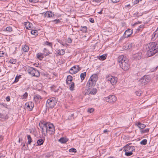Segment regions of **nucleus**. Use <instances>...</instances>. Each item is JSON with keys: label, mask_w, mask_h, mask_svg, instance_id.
Masks as SVG:
<instances>
[{"label": "nucleus", "mask_w": 158, "mask_h": 158, "mask_svg": "<svg viewBox=\"0 0 158 158\" xmlns=\"http://www.w3.org/2000/svg\"><path fill=\"white\" fill-rule=\"evenodd\" d=\"M48 123V131H49V133L51 134H53L55 133V130L54 126L53 124L50 123Z\"/></svg>", "instance_id": "nucleus-11"}, {"label": "nucleus", "mask_w": 158, "mask_h": 158, "mask_svg": "<svg viewBox=\"0 0 158 158\" xmlns=\"http://www.w3.org/2000/svg\"><path fill=\"white\" fill-rule=\"evenodd\" d=\"M45 44L48 46H49L51 47H52V44L51 43L49 42H48L47 41H46L45 42Z\"/></svg>", "instance_id": "nucleus-47"}, {"label": "nucleus", "mask_w": 158, "mask_h": 158, "mask_svg": "<svg viewBox=\"0 0 158 158\" xmlns=\"http://www.w3.org/2000/svg\"><path fill=\"white\" fill-rule=\"evenodd\" d=\"M48 123L47 122L44 123L43 126H41L40 124V127L42 129V133L44 136H45L47 134V132L48 131Z\"/></svg>", "instance_id": "nucleus-10"}, {"label": "nucleus", "mask_w": 158, "mask_h": 158, "mask_svg": "<svg viewBox=\"0 0 158 158\" xmlns=\"http://www.w3.org/2000/svg\"><path fill=\"white\" fill-rule=\"evenodd\" d=\"M36 70L35 69L32 67H28L27 68V71L28 73L32 76L34 75V73H35V71H36Z\"/></svg>", "instance_id": "nucleus-16"}, {"label": "nucleus", "mask_w": 158, "mask_h": 158, "mask_svg": "<svg viewBox=\"0 0 158 158\" xmlns=\"http://www.w3.org/2000/svg\"><path fill=\"white\" fill-rule=\"evenodd\" d=\"M112 2L114 3H115L119 2V0H111Z\"/></svg>", "instance_id": "nucleus-58"}, {"label": "nucleus", "mask_w": 158, "mask_h": 158, "mask_svg": "<svg viewBox=\"0 0 158 158\" xmlns=\"http://www.w3.org/2000/svg\"><path fill=\"white\" fill-rule=\"evenodd\" d=\"M130 6V4H128L125 6V7H129Z\"/></svg>", "instance_id": "nucleus-63"}, {"label": "nucleus", "mask_w": 158, "mask_h": 158, "mask_svg": "<svg viewBox=\"0 0 158 158\" xmlns=\"http://www.w3.org/2000/svg\"><path fill=\"white\" fill-rule=\"evenodd\" d=\"M139 2V0H135L134 1V3L135 4H137V3H138Z\"/></svg>", "instance_id": "nucleus-60"}, {"label": "nucleus", "mask_w": 158, "mask_h": 158, "mask_svg": "<svg viewBox=\"0 0 158 158\" xmlns=\"http://www.w3.org/2000/svg\"><path fill=\"white\" fill-rule=\"evenodd\" d=\"M57 52H58V53L60 55H63L65 53V51L63 49L58 50Z\"/></svg>", "instance_id": "nucleus-31"}, {"label": "nucleus", "mask_w": 158, "mask_h": 158, "mask_svg": "<svg viewBox=\"0 0 158 158\" xmlns=\"http://www.w3.org/2000/svg\"><path fill=\"white\" fill-rule=\"evenodd\" d=\"M118 62L119 63L120 68L124 71H127L129 69L130 62L125 56L121 55L118 56Z\"/></svg>", "instance_id": "nucleus-2"}, {"label": "nucleus", "mask_w": 158, "mask_h": 158, "mask_svg": "<svg viewBox=\"0 0 158 158\" xmlns=\"http://www.w3.org/2000/svg\"><path fill=\"white\" fill-rule=\"evenodd\" d=\"M158 37V27L157 30L154 32L152 35V39L153 40H155Z\"/></svg>", "instance_id": "nucleus-18"}, {"label": "nucleus", "mask_w": 158, "mask_h": 158, "mask_svg": "<svg viewBox=\"0 0 158 158\" xmlns=\"http://www.w3.org/2000/svg\"><path fill=\"white\" fill-rule=\"evenodd\" d=\"M94 110V109L93 108H89L88 109V112H89V113H91L92 112H93Z\"/></svg>", "instance_id": "nucleus-49"}, {"label": "nucleus", "mask_w": 158, "mask_h": 158, "mask_svg": "<svg viewBox=\"0 0 158 158\" xmlns=\"http://www.w3.org/2000/svg\"><path fill=\"white\" fill-rule=\"evenodd\" d=\"M4 54V52L2 51H0V57L3 56V55Z\"/></svg>", "instance_id": "nucleus-57"}, {"label": "nucleus", "mask_w": 158, "mask_h": 158, "mask_svg": "<svg viewBox=\"0 0 158 158\" xmlns=\"http://www.w3.org/2000/svg\"><path fill=\"white\" fill-rule=\"evenodd\" d=\"M40 75V72L37 70L35 71V73H34L33 76L36 77H39Z\"/></svg>", "instance_id": "nucleus-34"}, {"label": "nucleus", "mask_w": 158, "mask_h": 158, "mask_svg": "<svg viewBox=\"0 0 158 158\" xmlns=\"http://www.w3.org/2000/svg\"><path fill=\"white\" fill-rule=\"evenodd\" d=\"M137 125L138 127L141 129H143L146 126L144 124H142L140 122L138 123Z\"/></svg>", "instance_id": "nucleus-25"}, {"label": "nucleus", "mask_w": 158, "mask_h": 158, "mask_svg": "<svg viewBox=\"0 0 158 158\" xmlns=\"http://www.w3.org/2000/svg\"><path fill=\"white\" fill-rule=\"evenodd\" d=\"M69 152H74L75 153L77 152L76 149L74 148H72L69 150Z\"/></svg>", "instance_id": "nucleus-45"}, {"label": "nucleus", "mask_w": 158, "mask_h": 158, "mask_svg": "<svg viewBox=\"0 0 158 158\" xmlns=\"http://www.w3.org/2000/svg\"><path fill=\"white\" fill-rule=\"evenodd\" d=\"M109 131L107 130L106 129L105 130H104V133H106V132H109Z\"/></svg>", "instance_id": "nucleus-62"}, {"label": "nucleus", "mask_w": 158, "mask_h": 158, "mask_svg": "<svg viewBox=\"0 0 158 158\" xmlns=\"http://www.w3.org/2000/svg\"><path fill=\"white\" fill-rule=\"evenodd\" d=\"M34 99L35 102H38L41 99V98L40 95L36 94L34 96Z\"/></svg>", "instance_id": "nucleus-20"}, {"label": "nucleus", "mask_w": 158, "mask_h": 158, "mask_svg": "<svg viewBox=\"0 0 158 158\" xmlns=\"http://www.w3.org/2000/svg\"><path fill=\"white\" fill-rule=\"evenodd\" d=\"M142 23V22L141 21H138V22H136L134 24H133V26H135L136 25L138 24H140L141 23Z\"/></svg>", "instance_id": "nucleus-55"}, {"label": "nucleus", "mask_w": 158, "mask_h": 158, "mask_svg": "<svg viewBox=\"0 0 158 158\" xmlns=\"http://www.w3.org/2000/svg\"><path fill=\"white\" fill-rule=\"evenodd\" d=\"M97 92V90L96 88L92 87H89L88 89L86 90L85 95H89V94L94 95L96 94Z\"/></svg>", "instance_id": "nucleus-8"}, {"label": "nucleus", "mask_w": 158, "mask_h": 158, "mask_svg": "<svg viewBox=\"0 0 158 158\" xmlns=\"http://www.w3.org/2000/svg\"><path fill=\"white\" fill-rule=\"evenodd\" d=\"M6 31L9 32H11L13 30L12 28L10 27H6Z\"/></svg>", "instance_id": "nucleus-42"}, {"label": "nucleus", "mask_w": 158, "mask_h": 158, "mask_svg": "<svg viewBox=\"0 0 158 158\" xmlns=\"http://www.w3.org/2000/svg\"><path fill=\"white\" fill-rule=\"evenodd\" d=\"M17 62L16 60V59H10L9 60V62L10 63L12 64H15Z\"/></svg>", "instance_id": "nucleus-40"}, {"label": "nucleus", "mask_w": 158, "mask_h": 158, "mask_svg": "<svg viewBox=\"0 0 158 158\" xmlns=\"http://www.w3.org/2000/svg\"><path fill=\"white\" fill-rule=\"evenodd\" d=\"M54 16L53 12L51 11H48L44 14V16L48 17H51Z\"/></svg>", "instance_id": "nucleus-17"}, {"label": "nucleus", "mask_w": 158, "mask_h": 158, "mask_svg": "<svg viewBox=\"0 0 158 158\" xmlns=\"http://www.w3.org/2000/svg\"><path fill=\"white\" fill-rule=\"evenodd\" d=\"M143 26L142 25H141L139 26V27H138L137 29V30H138L139 31H140L141 30H142L143 28Z\"/></svg>", "instance_id": "nucleus-51"}, {"label": "nucleus", "mask_w": 158, "mask_h": 158, "mask_svg": "<svg viewBox=\"0 0 158 158\" xmlns=\"http://www.w3.org/2000/svg\"><path fill=\"white\" fill-rule=\"evenodd\" d=\"M149 131V129L148 128H147L145 130H142L141 131V133H147Z\"/></svg>", "instance_id": "nucleus-46"}, {"label": "nucleus", "mask_w": 158, "mask_h": 158, "mask_svg": "<svg viewBox=\"0 0 158 158\" xmlns=\"http://www.w3.org/2000/svg\"><path fill=\"white\" fill-rule=\"evenodd\" d=\"M25 25L26 28L28 29H30L32 28V24L29 22H27L25 23Z\"/></svg>", "instance_id": "nucleus-19"}, {"label": "nucleus", "mask_w": 158, "mask_h": 158, "mask_svg": "<svg viewBox=\"0 0 158 158\" xmlns=\"http://www.w3.org/2000/svg\"><path fill=\"white\" fill-rule=\"evenodd\" d=\"M68 42L69 43H71L72 42V40L70 38H69L68 39Z\"/></svg>", "instance_id": "nucleus-53"}, {"label": "nucleus", "mask_w": 158, "mask_h": 158, "mask_svg": "<svg viewBox=\"0 0 158 158\" xmlns=\"http://www.w3.org/2000/svg\"><path fill=\"white\" fill-rule=\"evenodd\" d=\"M142 56V53L141 52H139L134 54L133 57L134 59L139 60L141 58Z\"/></svg>", "instance_id": "nucleus-14"}, {"label": "nucleus", "mask_w": 158, "mask_h": 158, "mask_svg": "<svg viewBox=\"0 0 158 158\" xmlns=\"http://www.w3.org/2000/svg\"><path fill=\"white\" fill-rule=\"evenodd\" d=\"M89 21L92 23H93L94 22V20L93 19L89 18Z\"/></svg>", "instance_id": "nucleus-56"}, {"label": "nucleus", "mask_w": 158, "mask_h": 158, "mask_svg": "<svg viewBox=\"0 0 158 158\" xmlns=\"http://www.w3.org/2000/svg\"><path fill=\"white\" fill-rule=\"evenodd\" d=\"M74 118V114H71L70 116H69L68 119L69 120H71L72 119H73Z\"/></svg>", "instance_id": "nucleus-41"}, {"label": "nucleus", "mask_w": 158, "mask_h": 158, "mask_svg": "<svg viewBox=\"0 0 158 158\" xmlns=\"http://www.w3.org/2000/svg\"><path fill=\"white\" fill-rule=\"evenodd\" d=\"M22 49L24 52H27L28 51L29 49V47L27 45H24Z\"/></svg>", "instance_id": "nucleus-32"}, {"label": "nucleus", "mask_w": 158, "mask_h": 158, "mask_svg": "<svg viewBox=\"0 0 158 158\" xmlns=\"http://www.w3.org/2000/svg\"><path fill=\"white\" fill-rule=\"evenodd\" d=\"M51 53L46 48H44V55L45 56H47L50 54Z\"/></svg>", "instance_id": "nucleus-26"}, {"label": "nucleus", "mask_w": 158, "mask_h": 158, "mask_svg": "<svg viewBox=\"0 0 158 158\" xmlns=\"http://www.w3.org/2000/svg\"><path fill=\"white\" fill-rule=\"evenodd\" d=\"M57 102V99L52 97L47 100L46 104V109L52 108L55 106Z\"/></svg>", "instance_id": "nucleus-3"}, {"label": "nucleus", "mask_w": 158, "mask_h": 158, "mask_svg": "<svg viewBox=\"0 0 158 158\" xmlns=\"http://www.w3.org/2000/svg\"><path fill=\"white\" fill-rule=\"evenodd\" d=\"M98 78V76L97 74H93L90 77L86 85L88 87L95 85Z\"/></svg>", "instance_id": "nucleus-4"}, {"label": "nucleus", "mask_w": 158, "mask_h": 158, "mask_svg": "<svg viewBox=\"0 0 158 158\" xmlns=\"http://www.w3.org/2000/svg\"><path fill=\"white\" fill-rule=\"evenodd\" d=\"M125 152V155L127 156H130L133 154V153L131 152Z\"/></svg>", "instance_id": "nucleus-36"}, {"label": "nucleus", "mask_w": 158, "mask_h": 158, "mask_svg": "<svg viewBox=\"0 0 158 158\" xmlns=\"http://www.w3.org/2000/svg\"><path fill=\"white\" fill-rule=\"evenodd\" d=\"M31 33L32 34L35 35H37L38 34V31L36 30H32L31 31Z\"/></svg>", "instance_id": "nucleus-38"}, {"label": "nucleus", "mask_w": 158, "mask_h": 158, "mask_svg": "<svg viewBox=\"0 0 158 158\" xmlns=\"http://www.w3.org/2000/svg\"><path fill=\"white\" fill-rule=\"evenodd\" d=\"M98 13L100 14H102V10L101 11H100L99 12H98Z\"/></svg>", "instance_id": "nucleus-64"}, {"label": "nucleus", "mask_w": 158, "mask_h": 158, "mask_svg": "<svg viewBox=\"0 0 158 158\" xmlns=\"http://www.w3.org/2000/svg\"><path fill=\"white\" fill-rule=\"evenodd\" d=\"M158 68V66H157L155 68V69H153V70H152V72H153V71H156V70L157 69V68Z\"/></svg>", "instance_id": "nucleus-61"}, {"label": "nucleus", "mask_w": 158, "mask_h": 158, "mask_svg": "<svg viewBox=\"0 0 158 158\" xmlns=\"http://www.w3.org/2000/svg\"><path fill=\"white\" fill-rule=\"evenodd\" d=\"M132 47V44L131 43H127L125 46L126 49H130Z\"/></svg>", "instance_id": "nucleus-24"}, {"label": "nucleus", "mask_w": 158, "mask_h": 158, "mask_svg": "<svg viewBox=\"0 0 158 158\" xmlns=\"http://www.w3.org/2000/svg\"><path fill=\"white\" fill-rule=\"evenodd\" d=\"M86 72L82 73L80 74V77L81 80H83L84 79L86 76Z\"/></svg>", "instance_id": "nucleus-28"}, {"label": "nucleus", "mask_w": 158, "mask_h": 158, "mask_svg": "<svg viewBox=\"0 0 158 158\" xmlns=\"http://www.w3.org/2000/svg\"><path fill=\"white\" fill-rule=\"evenodd\" d=\"M68 84L69 85V89L72 91H73L74 88V83L71 82Z\"/></svg>", "instance_id": "nucleus-23"}, {"label": "nucleus", "mask_w": 158, "mask_h": 158, "mask_svg": "<svg viewBox=\"0 0 158 158\" xmlns=\"http://www.w3.org/2000/svg\"><path fill=\"white\" fill-rule=\"evenodd\" d=\"M68 139L65 138H61L59 140V141L62 143H65L68 141Z\"/></svg>", "instance_id": "nucleus-22"}, {"label": "nucleus", "mask_w": 158, "mask_h": 158, "mask_svg": "<svg viewBox=\"0 0 158 158\" xmlns=\"http://www.w3.org/2000/svg\"><path fill=\"white\" fill-rule=\"evenodd\" d=\"M81 31H82L83 32H87V27L86 26H81Z\"/></svg>", "instance_id": "nucleus-29"}, {"label": "nucleus", "mask_w": 158, "mask_h": 158, "mask_svg": "<svg viewBox=\"0 0 158 158\" xmlns=\"http://www.w3.org/2000/svg\"><path fill=\"white\" fill-rule=\"evenodd\" d=\"M44 142V139H39L37 141V143L38 145H42Z\"/></svg>", "instance_id": "nucleus-30"}, {"label": "nucleus", "mask_w": 158, "mask_h": 158, "mask_svg": "<svg viewBox=\"0 0 158 158\" xmlns=\"http://www.w3.org/2000/svg\"><path fill=\"white\" fill-rule=\"evenodd\" d=\"M117 98L114 95H110L109 96L105 98L103 100L107 102H113L117 100Z\"/></svg>", "instance_id": "nucleus-7"}, {"label": "nucleus", "mask_w": 158, "mask_h": 158, "mask_svg": "<svg viewBox=\"0 0 158 158\" xmlns=\"http://www.w3.org/2000/svg\"><path fill=\"white\" fill-rule=\"evenodd\" d=\"M27 139L28 140L27 143L28 144H30L31 143L32 141L30 135H27Z\"/></svg>", "instance_id": "nucleus-35"}, {"label": "nucleus", "mask_w": 158, "mask_h": 158, "mask_svg": "<svg viewBox=\"0 0 158 158\" xmlns=\"http://www.w3.org/2000/svg\"><path fill=\"white\" fill-rule=\"evenodd\" d=\"M106 79L107 81H110L111 84L113 85L116 84L118 80L117 77H113L110 75L106 76Z\"/></svg>", "instance_id": "nucleus-5"}, {"label": "nucleus", "mask_w": 158, "mask_h": 158, "mask_svg": "<svg viewBox=\"0 0 158 158\" xmlns=\"http://www.w3.org/2000/svg\"><path fill=\"white\" fill-rule=\"evenodd\" d=\"M30 2H31L33 3L36 2H37V0H29Z\"/></svg>", "instance_id": "nucleus-59"}, {"label": "nucleus", "mask_w": 158, "mask_h": 158, "mask_svg": "<svg viewBox=\"0 0 158 158\" xmlns=\"http://www.w3.org/2000/svg\"><path fill=\"white\" fill-rule=\"evenodd\" d=\"M106 57V55H102L99 57V59L101 60H105Z\"/></svg>", "instance_id": "nucleus-33"}, {"label": "nucleus", "mask_w": 158, "mask_h": 158, "mask_svg": "<svg viewBox=\"0 0 158 158\" xmlns=\"http://www.w3.org/2000/svg\"><path fill=\"white\" fill-rule=\"evenodd\" d=\"M147 52V55L148 57L152 56L158 52V44L153 42L149 43L144 47Z\"/></svg>", "instance_id": "nucleus-1"}, {"label": "nucleus", "mask_w": 158, "mask_h": 158, "mask_svg": "<svg viewBox=\"0 0 158 158\" xmlns=\"http://www.w3.org/2000/svg\"><path fill=\"white\" fill-rule=\"evenodd\" d=\"M150 81V79L148 76H144L139 80V82L140 85L143 86L148 83Z\"/></svg>", "instance_id": "nucleus-6"}, {"label": "nucleus", "mask_w": 158, "mask_h": 158, "mask_svg": "<svg viewBox=\"0 0 158 158\" xmlns=\"http://www.w3.org/2000/svg\"><path fill=\"white\" fill-rule=\"evenodd\" d=\"M73 80V77L70 75H69L67 76L66 80V83L67 84H68L70 82H71Z\"/></svg>", "instance_id": "nucleus-21"}, {"label": "nucleus", "mask_w": 158, "mask_h": 158, "mask_svg": "<svg viewBox=\"0 0 158 158\" xmlns=\"http://www.w3.org/2000/svg\"><path fill=\"white\" fill-rule=\"evenodd\" d=\"M52 22H54L55 23H58L60 22V20L59 19H56L53 20Z\"/></svg>", "instance_id": "nucleus-50"}, {"label": "nucleus", "mask_w": 158, "mask_h": 158, "mask_svg": "<svg viewBox=\"0 0 158 158\" xmlns=\"http://www.w3.org/2000/svg\"><path fill=\"white\" fill-rule=\"evenodd\" d=\"M6 100L7 101L9 102L10 100V98L9 96L7 97L6 98Z\"/></svg>", "instance_id": "nucleus-54"}, {"label": "nucleus", "mask_w": 158, "mask_h": 158, "mask_svg": "<svg viewBox=\"0 0 158 158\" xmlns=\"http://www.w3.org/2000/svg\"><path fill=\"white\" fill-rule=\"evenodd\" d=\"M130 144V143H128L123 148V150L124 151L127 152H132L134 151L135 150V147L133 146H129Z\"/></svg>", "instance_id": "nucleus-9"}, {"label": "nucleus", "mask_w": 158, "mask_h": 158, "mask_svg": "<svg viewBox=\"0 0 158 158\" xmlns=\"http://www.w3.org/2000/svg\"><path fill=\"white\" fill-rule=\"evenodd\" d=\"M0 118L4 119H6L7 118L6 116L1 113H0Z\"/></svg>", "instance_id": "nucleus-43"}, {"label": "nucleus", "mask_w": 158, "mask_h": 158, "mask_svg": "<svg viewBox=\"0 0 158 158\" xmlns=\"http://www.w3.org/2000/svg\"><path fill=\"white\" fill-rule=\"evenodd\" d=\"M93 2H101V0H91Z\"/></svg>", "instance_id": "nucleus-52"}, {"label": "nucleus", "mask_w": 158, "mask_h": 158, "mask_svg": "<svg viewBox=\"0 0 158 158\" xmlns=\"http://www.w3.org/2000/svg\"><path fill=\"white\" fill-rule=\"evenodd\" d=\"M27 109L29 111H31L34 106V103L31 102L26 103L25 105Z\"/></svg>", "instance_id": "nucleus-13"}, {"label": "nucleus", "mask_w": 158, "mask_h": 158, "mask_svg": "<svg viewBox=\"0 0 158 158\" xmlns=\"http://www.w3.org/2000/svg\"><path fill=\"white\" fill-rule=\"evenodd\" d=\"M142 92L141 91H137L135 92L136 95L138 96H140L141 95Z\"/></svg>", "instance_id": "nucleus-44"}, {"label": "nucleus", "mask_w": 158, "mask_h": 158, "mask_svg": "<svg viewBox=\"0 0 158 158\" xmlns=\"http://www.w3.org/2000/svg\"><path fill=\"white\" fill-rule=\"evenodd\" d=\"M147 140L146 139L143 140L140 142V144L142 145H145L147 144Z\"/></svg>", "instance_id": "nucleus-39"}, {"label": "nucleus", "mask_w": 158, "mask_h": 158, "mask_svg": "<svg viewBox=\"0 0 158 158\" xmlns=\"http://www.w3.org/2000/svg\"><path fill=\"white\" fill-rule=\"evenodd\" d=\"M133 33V30L129 29L126 30L124 33V35H125L126 37H128L130 36Z\"/></svg>", "instance_id": "nucleus-15"}, {"label": "nucleus", "mask_w": 158, "mask_h": 158, "mask_svg": "<svg viewBox=\"0 0 158 158\" xmlns=\"http://www.w3.org/2000/svg\"><path fill=\"white\" fill-rule=\"evenodd\" d=\"M80 70V67L78 65L73 66L69 70V73L71 74H73L77 73Z\"/></svg>", "instance_id": "nucleus-12"}, {"label": "nucleus", "mask_w": 158, "mask_h": 158, "mask_svg": "<svg viewBox=\"0 0 158 158\" xmlns=\"http://www.w3.org/2000/svg\"><path fill=\"white\" fill-rule=\"evenodd\" d=\"M20 76H16V77H15L14 82H16L17 81H18L19 80V78L20 77Z\"/></svg>", "instance_id": "nucleus-48"}, {"label": "nucleus", "mask_w": 158, "mask_h": 158, "mask_svg": "<svg viewBox=\"0 0 158 158\" xmlns=\"http://www.w3.org/2000/svg\"><path fill=\"white\" fill-rule=\"evenodd\" d=\"M28 94L27 92H25L23 95L21 96V98L22 99H25L27 98Z\"/></svg>", "instance_id": "nucleus-37"}, {"label": "nucleus", "mask_w": 158, "mask_h": 158, "mask_svg": "<svg viewBox=\"0 0 158 158\" xmlns=\"http://www.w3.org/2000/svg\"><path fill=\"white\" fill-rule=\"evenodd\" d=\"M44 54L42 53H38L37 54V57L39 59L41 60L44 58Z\"/></svg>", "instance_id": "nucleus-27"}]
</instances>
